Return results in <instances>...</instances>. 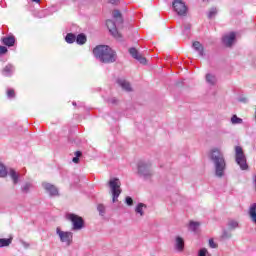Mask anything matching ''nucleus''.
Instances as JSON below:
<instances>
[{"mask_svg":"<svg viewBox=\"0 0 256 256\" xmlns=\"http://www.w3.org/2000/svg\"><path fill=\"white\" fill-rule=\"evenodd\" d=\"M93 54L96 59H99L102 63H114L117 59L115 51L107 45L96 46L93 49Z\"/></svg>","mask_w":256,"mask_h":256,"instance_id":"obj_1","label":"nucleus"},{"mask_svg":"<svg viewBox=\"0 0 256 256\" xmlns=\"http://www.w3.org/2000/svg\"><path fill=\"white\" fill-rule=\"evenodd\" d=\"M210 159L214 161L215 173L217 177L225 175V158L219 149H212L210 152Z\"/></svg>","mask_w":256,"mask_h":256,"instance_id":"obj_2","label":"nucleus"},{"mask_svg":"<svg viewBox=\"0 0 256 256\" xmlns=\"http://www.w3.org/2000/svg\"><path fill=\"white\" fill-rule=\"evenodd\" d=\"M109 187L112 193V201L115 203L119 196L121 195V181L119 178H111L109 181Z\"/></svg>","mask_w":256,"mask_h":256,"instance_id":"obj_3","label":"nucleus"},{"mask_svg":"<svg viewBox=\"0 0 256 256\" xmlns=\"http://www.w3.org/2000/svg\"><path fill=\"white\" fill-rule=\"evenodd\" d=\"M235 153L236 163L239 165L242 171H245V169H247L249 166L247 165V158L245 157V153H243V148H241V146H236Z\"/></svg>","mask_w":256,"mask_h":256,"instance_id":"obj_4","label":"nucleus"},{"mask_svg":"<svg viewBox=\"0 0 256 256\" xmlns=\"http://www.w3.org/2000/svg\"><path fill=\"white\" fill-rule=\"evenodd\" d=\"M56 235H58L61 243H64L69 247L73 243V233L69 231L61 230V227L56 228Z\"/></svg>","mask_w":256,"mask_h":256,"instance_id":"obj_5","label":"nucleus"},{"mask_svg":"<svg viewBox=\"0 0 256 256\" xmlns=\"http://www.w3.org/2000/svg\"><path fill=\"white\" fill-rule=\"evenodd\" d=\"M7 173L11 176L14 185H17V183L19 182V174H17V172H15V170L13 169L7 171V168H5L2 163H0V177H7Z\"/></svg>","mask_w":256,"mask_h":256,"instance_id":"obj_6","label":"nucleus"},{"mask_svg":"<svg viewBox=\"0 0 256 256\" xmlns=\"http://www.w3.org/2000/svg\"><path fill=\"white\" fill-rule=\"evenodd\" d=\"M66 217L69 221H71L74 231H79L83 229V218L75 214H67Z\"/></svg>","mask_w":256,"mask_h":256,"instance_id":"obj_7","label":"nucleus"},{"mask_svg":"<svg viewBox=\"0 0 256 256\" xmlns=\"http://www.w3.org/2000/svg\"><path fill=\"white\" fill-rule=\"evenodd\" d=\"M172 7L177 15H187V6L181 0H174Z\"/></svg>","mask_w":256,"mask_h":256,"instance_id":"obj_8","label":"nucleus"},{"mask_svg":"<svg viewBox=\"0 0 256 256\" xmlns=\"http://www.w3.org/2000/svg\"><path fill=\"white\" fill-rule=\"evenodd\" d=\"M107 28L109 29L111 35L115 37V39H121V33L117 31V24L113 22L112 20H107L106 21Z\"/></svg>","mask_w":256,"mask_h":256,"instance_id":"obj_9","label":"nucleus"},{"mask_svg":"<svg viewBox=\"0 0 256 256\" xmlns=\"http://www.w3.org/2000/svg\"><path fill=\"white\" fill-rule=\"evenodd\" d=\"M42 187H44L45 191H47L51 197H56V195H59V190L53 184L44 182Z\"/></svg>","mask_w":256,"mask_h":256,"instance_id":"obj_10","label":"nucleus"},{"mask_svg":"<svg viewBox=\"0 0 256 256\" xmlns=\"http://www.w3.org/2000/svg\"><path fill=\"white\" fill-rule=\"evenodd\" d=\"M138 173L143 175V177H149V175H151V168L149 165L141 162L138 164Z\"/></svg>","mask_w":256,"mask_h":256,"instance_id":"obj_11","label":"nucleus"},{"mask_svg":"<svg viewBox=\"0 0 256 256\" xmlns=\"http://www.w3.org/2000/svg\"><path fill=\"white\" fill-rule=\"evenodd\" d=\"M129 53L130 55L136 59L137 61H139V63H141L142 65H145V63H147V59L145 57H143L141 54H139V52L137 51V49L135 48H130L129 49Z\"/></svg>","mask_w":256,"mask_h":256,"instance_id":"obj_12","label":"nucleus"},{"mask_svg":"<svg viewBox=\"0 0 256 256\" xmlns=\"http://www.w3.org/2000/svg\"><path fill=\"white\" fill-rule=\"evenodd\" d=\"M235 37H236L235 33L230 32L229 34H226L225 36H223L222 41L224 45H226V47H231V45L235 43Z\"/></svg>","mask_w":256,"mask_h":256,"instance_id":"obj_13","label":"nucleus"},{"mask_svg":"<svg viewBox=\"0 0 256 256\" xmlns=\"http://www.w3.org/2000/svg\"><path fill=\"white\" fill-rule=\"evenodd\" d=\"M248 215L253 223H256V203H253L248 211Z\"/></svg>","mask_w":256,"mask_h":256,"instance_id":"obj_14","label":"nucleus"},{"mask_svg":"<svg viewBox=\"0 0 256 256\" xmlns=\"http://www.w3.org/2000/svg\"><path fill=\"white\" fill-rule=\"evenodd\" d=\"M175 248L177 249V251H183V249H185V241L183 240V238L179 236L176 237Z\"/></svg>","mask_w":256,"mask_h":256,"instance_id":"obj_15","label":"nucleus"},{"mask_svg":"<svg viewBox=\"0 0 256 256\" xmlns=\"http://www.w3.org/2000/svg\"><path fill=\"white\" fill-rule=\"evenodd\" d=\"M2 43L4 45H7V47H13L15 45V37L13 36L4 37L2 39Z\"/></svg>","mask_w":256,"mask_h":256,"instance_id":"obj_16","label":"nucleus"},{"mask_svg":"<svg viewBox=\"0 0 256 256\" xmlns=\"http://www.w3.org/2000/svg\"><path fill=\"white\" fill-rule=\"evenodd\" d=\"M13 71H15V69L13 68V65L8 64L2 70V74L4 75V77H10V75H13Z\"/></svg>","mask_w":256,"mask_h":256,"instance_id":"obj_17","label":"nucleus"},{"mask_svg":"<svg viewBox=\"0 0 256 256\" xmlns=\"http://www.w3.org/2000/svg\"><path fill=\"white\" fill-rule=\"evenodd\" d=\"M118 85H120V87H122L124 91H131V84H129V82H127L126 80H118Z\"/></svg>","mask_w":256,"mask_h":256,"instance_id":"obj_18","label":"nucleus"},{"mask_svg":"<svg viewBox=\"0 0 256 256\" xmlns=\"http://www.w3.org/2000/svg\"><path fill=\"white\" fill-rule=\"evenodd\" d=\"M11 243H13V237L0 238V247H9Z\"/></svg>","mask_w":256,"mask_h":256,"instance_id":"obj_19","label":"nucleus"},{"mask_svg":"<svg viewBox=\"0 0 256 256\" xmlns=\"http://www.w3.org/2000/svg\"><path fill=\"white\" fill-rule=\"evenodd\" d=\"M144 209H147V206L143 203H139L137 206H136V209H135V212L140 215V217H143L144 215Z\"/></svg>","mask_w":256,"mask_h":256,"instance_id":"obj_20","label":"nucleus"},{"mask_svg":"<svg viewBox=\"0 0 256 256\" xmlns=\"http://www.w3.org/2000/svg\"><path fill=\"white\" fill-rule=\"evenodd\" d=\"M76 42L78 45H85V43H87V37L85 34H79L76 38Z\"/></svg>","mask_w":256,"mask_h":256,"instance_id":"obj_21","label":"nucleus"},{"mask_svg":"<svg viewBox=\"0 0 256 256\" xmlns=\"http://www.w3.org/2000/svg\"><path fill=\"white\" fill-rule=\"evenodd\" d=\"M193 48L199 53V55H203V45H201L199 42H194Z\"/></svg>","mask_w":256,"mask_h":256,"instance_id":"obj_22","label":"nucleus"},{"mask_svg":"<svg viewBox=\"0 0 256 256\" xmlns=\"http://www.w3.org/2000/svg\"><path fill=\"white\" fill-rule=\"evenodd\" d=\"M112 15L118 23H123V18L121 17V12H119L118 10H114L112 12Z\"/></svg>","mask_w":256,"mask_h":256,"instance_id":"obj_23","label":"nucleus"},{"mask_svg":"<svg viewBox=\"0 0 256 256\" xmlns=\"http://www.w3.org/2000/svg\"><path fill=\"white\" fill-rule=\"evenodd\" d=\"M232 125H241L243 123V119L237 117V115H233L231 118Z\"/></svg>","mask_w":256,"mask_h":256,"instance_id":"obj_24","label":"nucleus"},{"mask_svg":"<svg viewBox=\"0 0 256 256\" xmlns=\"http://www.w3.org/2000/svg\"><path fill=\"white\" fill-rule=\"evenodd\" d=\"M75 39H76L75 34H71V33L67 34L65 38L66 43H75Z\"/></svg>","mask_w":256,"mask_h":256,"instance_id":"obj_25","label":"nucleus"},{"mask_svg":"<svg viewBox=\"0 0 256 256\" xmlns=\"http://www.w3.org/2000/svg\"><path fill=\"white\" fill-rule=\"evenodd\" d=\"M199 222H193L191 221L189 224V229L190 231H197V229H199Z\"/></svg>","mask_w":256,"mask_h":256,"instance_id":"obj_26","label":"nucleus"},{"mask_svg":"<svg viewBox=\"0 0 256 256\" xmlns=\"http://www.w3.org/2000/svg\"><path fill=\"white\" fill-rule=\"evenodd\" d=\"M206 81L208 83H210L211 85H214L215 81H216V78L215 76L211 75V74H207L206 75Z\"/></svg>","mask_w":256,"mask_h":256,"instance_id":"obj_27","label":"nucleus"},{"mask_svg":"<svg viewBox=\"0 0 256 256\" xmlns=\"http://www.w3.org/2000/svg\"><path fill=\"white\" fill-rule=\"evenodd\" d=\"M198 256H211L207 248H202L198 252Z\"/></svg>","mask_w":256,"mask_h":256,"instance_id":"obj_28","label":"nucleus"},{"mask_svg":"<svg viewBox=\"0 0 256 256\" xmlns=\"http://www.w3.org/2000/svg\"><path fill=\"white\" fill-rule=\"evenodd\" d=\"M215 15H217V8H212L208 13V17H209V19H213V17H215Z\"/></svg>","mask_w":256,"mask_h":256,"instance_id":"obj_29","label":"nucleus"},{"mask_svg":"<svg viewBox=\"0 0 256 256\" xmlns=\"http://www.w3.org/2000/svg\"><path fill=\"white\" fill-rule=\"evenodd\" d=\"M99 214L104 216L105 215V206L103 204H99L97 207Z\"/></svg>","mask_w":256,"mask_h":256,"instance_id":"obj_30","label":"nucleus"},{"mask_svg":"<svg viewBox=\"0 0 256 256\" xmlns=\"http://www.w3.org/2000/svg\"><path fill=\"white\" fill-rule=\"evenodd\" d=\"M81 155H82L81 151L75 152L76 157L73 158V160H72L73 163H79V157H81Z\"/></svg>","mask_w":256,"mask_h":256,"instance_id":"obj_31","label":"nucleus"},{"mask_svg":"<svg viewBox=\"0 0 256 256\" xmlns=\"http://www.w3.org/2000/svg\"><path fill=\"white\" fill-rule=\"evenodd\" d=\"M7 95H8V97H9V99H13V97H15V90H13V89H8Z\"/></svg>","mask_w":256,"mask_h":256,"instance_id":"obj_32","label":"nucleus"},{"mask_svg":"<svg viewBox=\"0 0 256 256\" xmlns=\"http://www.w3.org/2000/svg\"><path fill=\"white\" fill-rule=\"evenodd\" d=\"M229 226L232 227V229H235L236 227L239 226V223H237V221L232 220L229 222Z\"/></svg>","mask_w":256,"mask_h":256,"instance_id":"obj_33","label":"nucleus"},{"mask_svg":"<svg viewBox=\"0 0 256 256\" xmlns=\"http://www.w3.org/2000/svg\"><path fill=\"white\" fill-rule=\"evenodd\" d=\"M209 245H210L211 249H217V243H215V241H213V239L209 240Z\"/></svg>","mask_w":256,"mask_h":256,"instance_id":"obj_34","label":"nucleus"},{"mask_svg":"<svg viewBox=\"0 0 256 256\" xmlns=\"http://www.w3.org/2000/svg\"><path fill=\"white\" fill-rule=\"evenodd\" d=\"M5 53H7V47L0 46V55H5Z\"/></svg>","mask_w":256,"mask_h":256,"instance_id":"obj_35","label":"nucleus"},{"mask_svg":"<svg viewBox=\"0 0 256 256\" xmlns=\"http://www.w3.org/2000/svg\"><path fill=\"white\" fill-rule=\"evenodd\" d=\"M126 203H127V205H133V198H131V197H126Z\"/></svg>","mask_w":256,"mask_h":256,"instance_id":"obj_36","label":"nucleus"},{"mask_svg":"<svg viewBox=\"0 0 256 256\" xmlns=\"http://www.w3.org/2000/svg\"><path fill=\"white\" fill-rule=\"evenodd\" d=\"M110 3H111L112 5H117V3H119V0H111Z\"/></svg>","mask_w":256,"mask_h":256,"instance_id":"obj_37","label":"nucleus"},{"mask_svg":"<svg viewBox=\"0 0 256 256\" xmlns=\"http://www.w3.org/2000/svg\"><path fill=\"white\" fill-rule=\"evenodd\" d=\"M29 187H30V185L29 184H26L25 186H24V191H27L28 189H29Z\"/></svg>","mask_w":256,"mask_h":256,"instance_id":"obj_38","label":"nucleus"},{"mask_svg":"<svg viewBox=\"0 0 256 256\" xmlns=\"http://www.w3.org/2000/svg\"><path fill=\"white\" fill-rule=\"evenodd\" d=\"M33 3H41V0H32Z\"/></svg>","mask_w":256,"mask_h":256,"instance_id":"obj_39","label":"nucleus"}]
</instances>
